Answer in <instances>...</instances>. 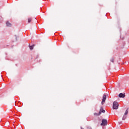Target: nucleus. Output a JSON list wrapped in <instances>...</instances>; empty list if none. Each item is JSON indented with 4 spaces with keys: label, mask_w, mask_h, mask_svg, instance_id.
<instances>
[{
    "label": "nucleus",
    "mask_w": 129,
    "mask_h": 129,
    "mask_svg": "<svg viewBox=\"0 0 129 129\" xmlns=\"http://www.w3.org/2000/svg\"><path fill=\"white\" fill-rule=\"evenodd\" d=\"M28 22L29 23H31V22H32V18H28Z\"/></svg>",
    "instance_id": "obj_8"
},
{
    "label": "nucleus",
    "mask_w": 129,
    "mask_h": 129,
    "mask_svg": "<svg viewBox=\"0 0 129 129\" xmlns=\"http://www.w3.org/2000/svg\"><path fill=\"white\" fill-rule=\"evenodd\" d=\"M88 129H92L91 127H88Z\"/></svg>",
    "instance_id": "obj_13"
},
{
    "label": "nucleus",
    "mask_w": 129,
    "mask_h": 129,
    "mask_svg": "<svg viewBox=\"0 0 129 129\" xmlns=\"http://www.w3.org/2000/svg\"><path fill=\"white\" fill-rule=\"evenodd\" d=\"M81 129H84L83 128H82V127H81Z\"/></svg>",
    "instance_id": "obj_14"
},
{
    "label": "nucleus",
    "mask_w": 129,
    "mask_h": 129,
    "mask_svg": "<svg viewBox=\"0 0 129 129\" xmlns=\"http://www.w3.org/2000/svg\"><path fill=\"white\" fill-rule=\"evenodd\" d=\"M101 112L104 113V112H105V110H103L102 108H101L99 112V114H101Z\"/></svg>",
    "instance_id": "obj_5"
},
{
    "label": "nucleus",
    "mask_w": 129,
    "mask_h": 129,
    "mask_svg": "<svg viewBox=\"0 0 129 129\" xmlns=\"http://www.w3.org/2000/svg\"><path fill=\"white\" fill-rule=\"evenodd\" d=\"M128 109H127V110L125 111V113H124V115H127V113H128V110H127Z\"/></svg>",
    "instance_id": "obj_9"
},
{
    "label": "nucleus",
    "mask_w": 129,
    "mask_h": 129,
    "mask_svg": "<svg viewBox=\"0 0 129 129\" xmlns=\"http://www.w3.org/2000/svg\"><path fill=\"white\" fill-rule=\"evenodd\" d=\"M118 103L116 101H114L113 103V109H117L118 108Z\"/></svg>",
    "instance_id": "obj_1"
},
{
    "label": "nucleus",
    "mask_w": 129,
    "mask_h": 129,
    "mask_svg": "<svg viewBox=\"0 0 129 129\" xmlns=\"http://www.w3.org/2000/svg\"><path fill=\"white\" fill-rule=\"evenodd\" d=\"M94 115H100V114H99V113H94Z\"/></svg>",
    "instance_id": "obj_11"
},
{
    "label": "nucleus",
    "mask_w": 129,
    "mask_h": 129,
    "mask_svg": "<svg viewBox=\"0 0 129 129\" xmlns=\"http://www.w3.org/2000/svg\"><path fill=\"white\" fill-rule=\"evenodd\" d=\"M6 25L7 27H12V24H11L10 23H9V21H7L6 22Z\"/></svg>",
    "instance_id": "obj_6"
},
{
    "label": "nucleus",
    "mask_w": 129,
    "mask_h": 129,
    "mask_svg": "<svg viewBox=\"0 0 129 129\" xmlns=\"http://www.w3.org/2000/svg\"><path fill=\"white\" fill-rule=\"evenodd\" d=\"M125 97V95H124V94L120 93L119 94V97H120V98H124Z\"/></svg>",
    "instance_id": "obj_4"
},
{
    "label": "nucleus",
    "mask_w": 129,
    "mask_h": 129,
    "mask_svg": "<svg viewBox=\"0 0 129 129\" xmlns=\"http://www.w3.org/2000/svg\"><path fill=\"white\" fill-rule=\"evenodd\" d=\"M34 47H35V45H32L31 46H29L30 49L33 50V49H34Z\"/></svg>",
    "instance_id": "obj_7"
},
{
    "label": "nucleus",
    "mask_w": 129,
    "mask_h": 129,
    "mask_svg": "<svg viewBox=\"0 0 129 129\" xmlns=\"http://www.w3.org/2000/svg\"><path fill=\"white\" fill-rule=\"evenodd\" d=\"M125 118H126V116L124 115L122 117V120H124V119H125Z\"/></svg>",
    "instance_id": "obj_10"
},
{
    "label": "nucleus",
    "mask_w": 129,
    "mask_h": 129,
    "mask_svg": "<svg viewBox=\"0 0 129 129\" xmlns=\"http://www.w3.org/2000/svg\"><path fill=\"white\" fill-rule=\"evenodd\" d=\"M105 100H106V95H103V99H102V102H101V104L102 105L104 104V102H105Z\"/></svg>",
    "instance_id": "obj_3"
},
{
    "label": "nucleus",
    "mask_w": 129,
    "mask_h": 129,
    "mask_svg": "<svg viewBox=\"0 0 129 129\" xmlns=\"http://www.w3.org/2000/svg\"><path fill=\"white\" fill-rule=\"evenodd\" d=\"M107 124V120L103 119L102 120L101 125H106Z\"/></svg>",
    "instance_id": "obj_2"
},
{
    "label": "nucleus",
    "mask_w": 129,
    "mask_h": 129,
    "mask_svg": "<svg viewBox=\"0 0 129 129\" xmlns=\"http://www.w3.org/2000/svg\"><path fill=\"white\" fill-rule=\"evenodd\" d=\"M110 61H111V62H112V63H113L114 59H113V57H112V58H111Z\"/></svg>",
    "instance_id": "obj_12"
}]
</instances>
